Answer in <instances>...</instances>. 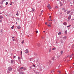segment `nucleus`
Here are the masks:
<instances>
[{
    "label": "nucleus",
    "instance_id": "obj_1",
    "mask_svg": "<svg viewBox=\"0 0 74 74\" xmlns=\"http://www.w3.org/2000/svg\"><path fill=\"white\" fill-rule=\"evenodd\" d=\"M47 7L49 9L51 10V7L50 5V4H49L47 6Z\"/></svg>",
    "mask_w": 74,
    "mask_h": 74
},
{
    "label": "nucleus",
    "instance_id": "obj_2",
    "mask_svg": "<svg viewBox=\"0 0 74 74\" xmlns=\"http://www.w3.org/2000/svg\"><path fill=\"white\" fill-rule=\"evenodd\" d=\"M8 71H11L12 70V68L10 67H9L8 68Z\"/></svg>",
    "mask_w": 74,
    "mask_h": 74
},
{
    "label": "nucleus",
    "instance_id": "obj_3",
    "mask_svg": "<svg viewBox=\"0 0 74 74\" xmlns=\"http://www.w3.org/2000/svg\"><path fill=\"white\" fill-rule=\"evenodd\" d=\"M52 23H49V24L48 25H47V26L48 27H51V24H52Z\"/></svg>",
    "mask_w": 74,
    "mask_h": 74
},
{
    "label": "nucleus",
    "instance_id": "obj_4",
    "mask_svg": "<svg viewBox=\"0 0 74 74\" xmlns=\"http://www.w3.org/2000/svg\"><path fill=\"white\" fill-rule=\"evenodd\" d=\"M56 59V57H53L51 58V60H55Z\"/></svg>",
    "mask_w": 74,
    "mask_h": 74
},
{
    "label": "nucleus",
    "instance_id": "obj_5",
    "mask_svg": "<svg viewBox=\"0 0 74 74\" xmlns=\"http://www.w3.org/2000/svg\"><path fill=\"white\" fill-rule=\"evenodd\" d=\"M25 53H28L29 51H28V49H26L25 50Z\"/></svg>",
    "mask_w": 74,
    "mask_h": 74
},
{
    "label": "nucleus",
    "instance_id": "obj_6",
    "mask_svg": "<svg viewBox=\"0 0 74 74\" xmlns=\"http://www.w3.org/2000/svg\"><path fill=\"white\" fill-rule=\"evenodd\" d=\"M71 12V11H68L66 13L68 14H70V13Z\"/></svg>",
    "mask_w": 74,
    "mask_h": 74
},
{
    "label": "nucleus",
    "instance_id": "obj_7",
    "mask_svg": "<svg viewBox=\"0 0 74 74\" xmlns=\"http://www.w3.org/2000/svg\"><path fill=\"white\" fill-rule=\"evenodd\" d=\"M71 16L70 15L69 17H68V18L69 20H70L71 19Z\"/></svg>",
    "mask_w": 74,
    "mask_h": 74
},
{
    "label": "nucleus",
    "instance_id": "obj_8",
    "mask_svg": "<svg viewBox=\"0 0 74 74\" xmlns=\"http://www.w3.org/2000/svg\"><path fill=\"white\" fill-rule=\"evenodd\" d=\"M21 28V27L20 26L18 25L17 27V28L18 29H20Z\"/></svg>",
    "mask_w": 74,
    "mask_h": 74
},
{
    "label": "nucleus",
    "instance_id": "obj_9",
    "mask_svg": "<svg viewBox=\"0 0 74 74\" xmlns=\"http://www.w3.org/2000/svg\"><path fill=\"white\" fill-rule=\"evenodd\" d=\"M67 24V23H66V22H64V23H63V24L64 25H66Z\"/></svg>",
    "mask_w": 74,
    "mask_h": 74
},
{
    "label": "nucleus",
    "instance_id": "obj_10",
    "mask_svg": "<svg viewBox=\"0 0 74 74\" xmlns=\"http://www.w3.org/2000/svg\"><path fill=\"white\" fill-rule=\"evenodd\" d=\"M11 62L12 64L14 63V60H12L11 61Z\"/></svg>",
    "mask_w": 74,
    "mask_h": 74
},
{
    "label": "nucleus",
    "instance_id": "obj_11",
    "mask_svg": "<svg viewBox=\"0 0 74 74\" xmlns=\"http://www.w3.org/2000/svg\"><path fill=\"white\" fill-rule=\"evenodd\" d=\"M72 56H73V54L71 55H69V57L70 58H71V57H72Z\"/></svg>",
    "mask_w": 74,
    "mask_h": 74
},
{
    "label": "nucleus",
    "instance_id": "obj_12",
    "mask_svg": "<svg viewBox=\"0 0 74 74\" xmlns=\"http://www.w3.org/2000/svg\"><path fill=\"white\" fill-rule=\"evenodd\" d=\"M63 51H61L60 52L61 54L62 55L63 53Z\"/></svg>",
    "mask_w": 74,
    "mask_h": 74
},
{
    "label": "nucleus",
    "instance_id": "obj_13",
    "mask_svg": "<svg viewBox=\"0 0 74 74\" xmlns=\"http://www.w3.org/2000/svg\"><path fill=\"white\" fill-rule=\"evenodd\" d=\"M61 34H62L61 32H59V33H58V35H61Z\"/></svg>",
    "mask_w": 74,
    "mask_h": 74
},
{
    "label": "nucleus",
    "instance_id": "obj_14",
    "mask_svg": "<svg viewBox=\"0 0 74 74\" xmlns=\"http://www.w3.org/2000/svg\"><path fill=\"white\" fill-rule=\"evenodd\" d=\"M56 48H53V49H52V50H55L56 49Z\"/></svg>",
    "mask_w": 74,
    "mask_h": 74
},
{
    "label": "nucleus",
    "instance_id": "obj_15",
    "mask_svg": "<svg viewBox=\"0 0 74 74\" xmlns=\"http://www.w3.org/2000/svg\"><path fill=\"white\" fill-rule=\"evenodd\" d=\"M51 48H50L49 49V52H51Z\"/></svg>",
    "mask_w": 74,
    "mask_h": 74
},
{
    "label": "nucleus",
    "instance_id": "obj_16",
    "mask_svg": "<svg viewBox=\"0 0 74 74\" xmlns=\"http://www.w3.org/2000/svg\"><path fill=\"white\" fill-rule=\"evenodd\" d=\"M2 18H3V17H2V16H0V19H1Z\"/></svg>",
    "mask_w": 74,
    "mask_h": 74
},
{
    "label": "nucleus",
    "instance_id": "obj_17",
    "mask_svg": "<svg viewBox=\"0 0 74 74\" xmlns=\"http://www.w3.org/2000/svg\"><path fill=\"white\" fill-rule=\"evenodd\" d=\"M58 73H59V74L60 73V72L59 71H58Z\"/></svg>",
    "mask_w": 74,
    "mask_h": 74
},
{
    "label": "nucleus",
    "instance_id": "obj_18",
    "mask_svg": "<svg viewBox=\"0 0 74 74\" xmlns=\"http://www.w3.org/2000/svg\"><path fill=\"white\" fill-rule=\"evenodd\" d=\"M14 27V26H13L11 28L12 29H13Z\"/></svg>",
    "mask_w": 74,
    "mask_h": 74
},
{
    "label": "nucleus",
    "instance_id": "obj_19",
    "mask_svg": "<svg viewBox=\"0 0 74 74\" xmlns=\"http://www.w3.org/2000/svg\"><path fill=\"white\" fill-rule=\"evenodd\" d=\"M65 33L66 34H67V31H65Z\"/></svg>",
    "mask_w": 74,
    "mask_h": 74
},
{
    "label": "nucleus",
    "instance_id": "obj_20",
    "mask_svg": "<svg viewBox=\"0 0 74 74\" xmlns=\"http://www.w3.org/2000/svg\"><path fill=\"white\" fill-rule=\"evenodd\" d=\"M49 64H51V62L50 61H49Z\"/></svg>",
    "mask_w": 74,
    "mask_h": 74
},
{
    "label": "nucleus",
    "instance_id": "obj_21",
    "mask_svg": "<svg viewBox=\"0 0 74 74\" xmlns=\"http://www.w3.org/2000/svg\"><path fill=\"white\" fill-rule=\"evenodd\" d=\"M53 21V20H48L49 21Z\"/></svg>",
    "mask_w": 74,
    "mask_h": 74
},
{
    "label": "nucleus",
    "instance_id": "obj_22",
    "mask_svg": "<svg viewBox=\"0 0 74 74\" xmlns=\"http://www.w3.org/2000/svg\"><path fill=\"white\" fill-rule=\"evenodd\" d=\"M23 69V67H21L20 68V69L21 70H22Z\"/></svg>",
    "mask_w": 74,
    "mask_h": 74
},
{
    "label": "nucleus",
    "instance_id": "obj_23",
    "mask_svg": "<svg viewBox=\"0 0 74 74\" xmlns=\"http://www.w3.org/2000/svg\"><path fill=\"white\" fill-rule=\"evenodd\" d=\"M23 70H26V69L25 68H23Z\"/></svg>",
    "mask_w": 74,
    "mask_h": 74
},
{
    "label": "nucleus",
    "instance_id": "obj_24",
    "mask_svg": "<svg viewBox=\"0 0 74 74\" xmlns=\"http://www.w3.org/2000/svg\"><path fill=\"white\" fill-rule=\"evenodd\" d=\"M8 2H6L5 3L6 5H8Z\"/></svg>",
    "mask_w": 74,
    "mask_h": 74
},
{
    "label": "nucleus",
    "instance_id": "obj_25",
    "mask_svg": "<svg viewBox=\"0 0 74 74\" xmlns=\"http://www.w3.org/2000/svg\"><path fill=\"white\" fill-rule=\"evenodd\" d=\"M63 38L64 39H65L66 38V37H63Z\"/></svg>",
    "mask_w": 74,
    "mask_h": 74
},
{
    "label": "nucleus",
    "instance_id": "obj_26",
    "mask_svg": "<svg viewBox=\"0 0 74 74\" xmlns=\"http://www.w3.org/2000/svg\"><path fill=\"white\" fill-rule=\"evenodd\" d=\"M70 26H71V25H69L68 26H67V27H70Z\"/></svg>",
    "mask_w": 74,
    "mask_h": 74
},
{
    "label": "nucleus",
    "instance_id": "obj_27",
    "mask_svg": "<svg viewBox=\"0 0 74 74\" xmlns=\"http://www.w3.org/2000/svg\"><path fill=\"white\" fill-rule=\"evenodd\" d=\"M56 9H58V6H56Z\"/></svg>",
    "mask_w": 74,
    "mask_h": 74
},
{
    "label": "nucleus",
    "instance_id": "obj_28",
    "mask_svg": "<svg viewBox=\"0 0 74 74\" xmlns=\"http://www.w3.org/2000/svg\"><path fill=\"white\" fill-rule=\"evenodd\" d=\"M21 54H20L21 55H22V51H21Z\"/></svg>",
    "mask_w": 74,
    "mask_h": 74
},
{
    "label": "nucleus",
    "instance_id": "obj_29",
    "mask_svg": "<svg viewBox=\"0 0 74 74\" xmlns=\"http://www.w3.org/2000/svg\"><path fill=\"white\" fill-rule=\"evenodd\" d=\"M29 60H30V61H31V60H32V58H30Z\"/></svg>",
    "mask_w": 74,
    "mask_h": 74
},
{
    "label": "nucleus",
    "instance_id": "obj_30",
    "mask_svg": "<svg viewBox=\"0 0 74 74\" xmlns=\"http://www.w3.org/2000/svg\"><path fill=\"white\" fill-rule=\"evenodd\" d=\"M20 59H21V58L20 57H18V59L19 60Z\"/></svg>",
    "mask_w": 74,
    "mask_h": 74
},
{
    "label": "nucleus",
    "instance_id": "obj_31",
    "mask_svg": "<svg viewBox=\"0 0 74 74\" xmlns=\"http://www.w3.org/2000/svg\"><path fill=\"white\" fill-rule=\"evenodd\" d=\"M16 15L17 16H18V15H19V14L17 13L16 14Z\"/></svg>",
    "mask_w": 74,
    "mask_h": 74
},
{
    "label": "nucleus",
    "instance_id": "obj_32",
    "mask_svg": "<svg viewBox=\"0 0 74 74\" xmlns=\"http://www.w3.org/2000/svg\"><path fill=\"white\" fill-rule=\"evenodd\" d=\"M65 0H63V3H64Z\"/></svg>",
    "mask_w": 74,
    "mask_h": 74
},
{
    "label": "nucleus",
    "instance_id": "obj_33",
    "mask_svg": "<svg viewBox=\"0 0 74 74\" xmlns=\"http://www.w3.org/2000/svg\"><path fill=\"white\" fill-rule=\"evenodd\" d=\"M67 11V10H64V12H66Z\"/></svg>",
    "mask_w": 74,
    "mask_h": 74
},
{
    "label": "nucleus",
    "instance_id": "obj_34",
    "mask_svg": "<svg viewBox=\"0 0 74 74\" xmlns=\"http://www.w3.org/2000/svg\"><path fill=\"white\" fill-rule=\"evenodd\" d=\"M43 12V10H42V11H41V13H42Z\"/></svg>",
    "mask_w": 74,
    "mask_h": 74
},
{
    "label": "nucleus",
    "instance_id": "obj_35",
    "mask_svg": "<svg viewBox=\"0 0 74 74\" xmlns=\"http://www.w3.org/2000/svg\"><path fill=\"white\" fill-rule=\"evenodd\" d=\"M33 65L34 66V67H35L36 66L34 64H33Z\"/></svg>",
    "mask_w": 74,
    "mask_h": 74
},
{
    "label": "nucleus",
    "instance_id": "obj_36",
    "mask_svg": "<svg viewBox=\"0 0 74 74\" xmlns=\"http://www.w3.org/2000/svg\"><path fill=\"white\" fill-rule=\"evenodd\" d=\"M52 73H53V71H51V74Z\"/></svg>",
    "mask_w": 74,
    "mask_h": 74
},
{
    "label": "nucleus",
    "instance_id": "obj_37",
    "mask_svg": "<svg viewBox=\"0 0 74 74\" xmlns=\"http://www.w3.org/2000/svg\"><path fill=\"white\" fill-rule=\"evenodd\" d=\"M2 22V21L1 20H0V23L1 22Z\"/></svg>",
    "mask_w": 74,
    "mask_h": 74
},
{
    "label": "nucleus",
    "instance_id": "obj_38",
    "mask_svg": "<svg viewBox=\"0 0 74 74\" xmlns=\"http://www.w3.org/2000/svg\"><path fill=\"white\" fill-rule=\"evenodd\" d=\"M5 0H3V1L2 2V3H3V2Z\"/></svg>",
    "mask_w": 74,
    "mask_h": 74
},
{
    "label": "nucleus",
    "instance_id": "obj_39",
    "mask_svg": "<svg viewBox=\"0 0 74 74\" xmlns=\"http://www.w3.org/2000/svg\"><path fill=\"white\" fill-rule=\"evenodd\" d=\"M24 41H22V44H23V43H24Z\"/></svg>",
    "mask_w": 74,
    "mask_h": 74
},
{
    "label": "nucleus",
    "instance_id": "obj_40",
    "mask_svg": "<svg viewBox=\"0 0 74 74\" xmlns=\"http://www.w3.org/2000/svg\"><path fill=\"white\" fill-rule=\"evenodd\" d=\"M45 24L47 25V22L45 23Z\"/></svg>",
    "mask_w": 74,
    "mask_h": 74
},
{
    "label": "nucleus",
    "instance_id": "obj_41",
    "mask_svg": "<svg viewBox=\"0 0 74 74\" xmlns=\"http://www.w3.org/2000/svg\"><path fill=\"white\" fill-rule=\"evenodd\" d=\"M7 73H10V72H9V71H8V72H7Z\"/></svg>",
    "mask_w": 74,
    "mask_h": 74
},
{
    "label": "nucleus",
    "instance_id": "obj_42",
    "mask_svg": "<svg viewBox=\"0 0 74 74\" xmlns=\"http://www.w3.org/2000/svg\"><path fill=\"white\" fill-rule=\"evenodd\" d=\"M14 38V37H12V38L13 39Z\"/></svg>",
    "mask_w": 74,
    "mask_h": 74
},
{
    "label": "nucleus",
    "instance_id": "obj_43",
    "mask_svg": "<svg viewBox=\"0 0 74 74\" xmlns=\"http://www.w3.org/2000/svg\"><path fill=\"white\" fill-rule=\"evenodd\" d=\"M16 57V56H13V58H15Z\"/></svg>",
    "mask_w": 74,
    "mask_h": 74
},
{
    "label": "nucleus",
    "instance_id": "obj_44",
    "mask_svg": "<svg viewBox=\"0 0 74 74\" xmlns=\"http://www.w3.org/2000/svg\"><path fill=\"white\" fill-rule=\"evenodd\" d=\"M51 17V16H50V17H49V18H50Z\"/></svg>",
    "mask_w": 74,
    "mask_h": 74
},
{
    "label": "nucleus",
    "instance_id": "obj_45",
    "mask_svg": "<svg viewBox=\"0 0 74 74\" xmlns=\"http://www.w3.org/2000/svg\"><path fill=\"white\" fill-rule=\"evenodd\" d=\"M69 55L68 56H67V58H69Z\"/></svg>",
    "mask_w": 74,
    "mask_h": 74
},
{
    "label": "nucleus",
    "instance_id": "obj_46",
    "mask_svg": "<svg viewBox=\"0 0 74 74\" xmlns=\"http://www.w3.org/2000/svg\"><path fill=\"white\" fill-rule=\"evenodd\" d=\"M52 71V72H54V70H53Z\"/></svg>",
    "mask_w": 74,
    "mask_h": 74
},
{
    "label": "nucleus",
    "instance_id": "obj_47",
    "mask_svg": "<svg viewBox=\"0 0 74 74\" xmlns=\"http://www.w3.org/2000/svg\"><path fill=\"white\" fill-rule=\"evenodd\" d=\"M36 33H38V31H36Z\"/></svg>",
    "mask_w": 74,
    "mask_h": 74
},
{
    "label": "nucleus",
    "instance_id": "obj_48",
    "mask_svg": "<svg viewBox=\"0 0 74 74\" xmlns=\"http://www.w3.org/2000/svg\"><path fill=\"white\" fill-rule=\"evenodd\" d=\"M13 41H14L15 40V39H13V40H12Z\"/></svg>",
    "mask_w": 74,
    "mask_h": 74
},
{
    "label": "nucleus",
    "instance_id": "obj_49",
    "mask_svg": "<svg viewBox=\"0 0 74 74\" xmlns=\"http://www.w3.org/2000/svg\"><path fill=\"white\" fill-rule=\"evenodd\" d=\"M41 16V14H40V16Z\"/></svg>",
    "mask_w": 74,
    "mask_h": 74
},
{
    "label": "nucleus",
    "instance_id": "obj_50",
    "mask_svg": "<svg viewBox=\"0 0 74 74\" xmlns=\"http://www.w3.org/2000/svg\"><path fill=\"white\" fill-rule=\"evenodd\" d=\"M57 1H58L59 0H56Z\"/></svg>",
    "mask_w": 74,
    "mask_h": 74
},
{
    "label": "nucleus",
    "instance_id": "obj_51",
    "mask_svg": "<svg viewBox=\"0 0 74 74\" xmlns=\"http://www.w3.org/2000/svg\"><path fill=\"white\" fill-rule=\"evenodd\" d=\"M45 31H43V33H45Z\"/></svg>",
    "mask_w": 74,
    "mask_h": 74
},
{
    "label": "nucleus",
    "instance_id": "obj_52",
    "mask_svg": "<svg viewBox=\"0 0 74 74\" xmlns=\"http://www.w3.org/2000/svg\"><path fill=\"white\" fill-rule=\"evenodd\" d=\"M42 13L41 12V13H40V14H41V15H42Z\"/></svg>",
    "mask_w": 74,
    "mask_h": 74
},
{
    "label": "nucleus",
    "instance_id": "obj_53",
    "mask_svg": "<svg viewBox=\"0 0 74 74\" xmlns=\"http://www.w3.org/2000/svg\"><path fill=\"white\" fill-rule=\"evenodd\" d=\"M0 14H2V13L1 12H0Z\"/></svg>",
    "mask_w": 74,
    "mask_h": 74
},
{
    "label": "nucleus",
    "instance_id": "obj_54",
    "mask_svg": "<svg viewBox=\"0 0 74 74\" xmlns=\"http://www.w3.org/2000/svg\"><path fill=\"white\" fill-rule=\"evenodd\" d=\"M64 10V8H63V9H62V10Z\"/></svg>",
    "mask_w": 74,
    "mask_h": 74
},
{
    "label": "nucleus",
    "instance_id": "obj_55",
    "mask_svg": "<svg viewBox=\"0 0 74 74\" xmlns=\"http://www.w3.org/2000/svg\"><path fill=\"white\" fill-rule=\"evenodd\" d=\"M61 5H62V4H60Z\"/></svg>",
    "mask_w": 74,
    "mask_h": 74
},
{
    "label": "nucleus",
    "instance_id": "obj_56",
    "mask_svg": "<svg viewBox=\"0 0 74 74\" xmlns=\"http://www.w3.org/2000/svg\"><path fill=\"white\" fill-rule=\"evenodd\" d=\"M13 3L12 2H11V4H12Z\"/></svg>",
    "mask_w": 74,
    "mask_h": 74
},
{
    "label": "nucleus",
    "instance_id": "obj_57",
    "mask_svg": "<svg viewBox=\"0 0 74 74\" xmlns=\"http://www.w3.org/2000/svg\"><path fill=\"white\" fill-rule=\"evenodd\" d=\"M16 24H18V23H17V22H16Z\"/></svg>",
    "mask_w": 74,
    "mask_h": 74
},
{
    "label": "nucleus",
    "instance_id": "obj_58",
    "mask_svg": "<svg viewBox=\"0 0 74 74\" xmlns=\"http://www.w3.org/2000/svg\"><path fill=\"white\" fill-rule=\"evenodd\" d=\"M71 20H72L73 21V20L72 19H71Z\"/></svg>",
    "mask_w": 74,
    "mask_h": 74
},
{
    "label": "nucleus",
    "instance_id": "obj_59",
    "mask_svg": "<svg viewBox=\"0 0 74 74\" xmlns=\"http://www.w3.org/2000/svg\"><path fill=\"white\" fill-rule=\"evenodd\" d=\"M44 38V37H43V38Z\"/></svg>",
    "mask_w": 74,
    "mask_h": 74
},
{
    "label": "nucleus",
    "instance_id": "obj_60",
    "mask_svg": "<svg viewBox=\"0 0 74 74\" xmlns=\"http://www.w3.org/2000/svg\"><path fill=\"white\" fill-rule=\"evenodd\" d=\"M10 5H12V4H10Z\"/></svg>",
    "mask_w": 74,
    "mask_h": 74
},
{
    "label": "nucleus",
    "instance_id": "obj_61",
    "mask_svg": "<svg viewBox=\"0 0 74 74\" xmlns=\"http://www.w3.org/2000/svg\"><path fill=\"white\" fill-rule=\"evenodd\" d=\"M73 20H74V18H73Z\"/></svg>",
    "mask_w": 74,
    "mask_h": 74
},
{
    "label": "nucleus",
    "instance_id": "obj_62",
    "mask_svg": "<svg viewBox=\"0 0 74 74\" xmlns=\"http://www.w3.org/2000/svg\"><path fill=\"white\" fill-rule=\"evenodd\" d=\"M73 64H74V63H73Z\"/></svg>",
    "mask_w": 74,
    "mask_h": 74
},
{
    "label": "nucleus",
    "instance_id": "obj_63",
    "mask_svg": "<svg viewBox=\"0 0 74 74\" xmlns=\"http://www.w3.org/2000/svg\"><path fill=\"white\" fill-rule=\"evenodd\" d=\"M23 74H25L23 73Z\"/></svg>",
    "mask_w": 74,
    "mask_h": 74
},
{
    "label": "nucleus",
    "instance_id": "obj_64",
    "mask_svg": "<svg viewBox=\"0 0 74 74\" xmlns=\"http://www.w3.org/2000/svg\"><path fill=\"white\" fill-rule=\"evenodd\" d=\"M73 45L74 46V45Z\"/></svg>",
    "mask_w": 74,
    "mask_h": 74
}]
</instances>
